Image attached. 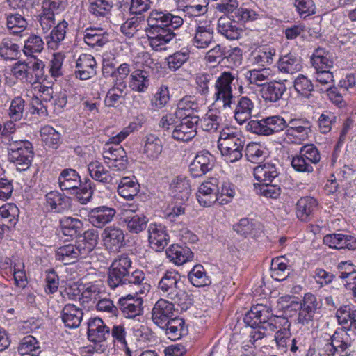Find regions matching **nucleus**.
Wrapping results in <instances>:
<instances>
[{"label":"nucleus","instance_id":"nucleus-1","mask_svg":"<svg viewBox=\"0 0 356 356\" xmlns=\"http://www.w3.org/2000/svg\"><path fill=\"white\" fill-rule=\"evenodd\" d=\"M130 127L124 128L120 133L109 138L103 147L102 156L107 166L115 171H122L128 165L125 150L118 146L131 132Z\"/></svg>","mask_w":356,"mask_h":356},{"label":"nucleus","instance_id":"nucleus-2","mask_svg":"<svg viewBox=\"0 0 356 356\" xmlns=\"http://www.w3.org/2000/svg\"><path fill=\"white\" fill-rule=\"evenodd\" d=\"M59 187L62 191H72L81 204L89 202L94 193L92 182L88 179L82 183L79 173L74 169L62 170L58 177Z\"/></svg>","mask_w":356,"mask_h":356},{"label":"nucleus","instance_id":"nucleus-3","mask_svg":"<svg viewBox=\"0 0 356 356\" xmlns=\"http://www.w3.org/2000/svg\"><path fill=\"white\" fill-rule=\"evenodd\" d=\"M179 275L175 270L166 271L158 283V291L164 299L169 300L186 309L191 305V299L188 293L179 286Z\"/></svg>","mask_w":356,"mask_h":356},{"label":"nucleus","instance_id":"nucleus-4","mask_svg":"<svg viewBox=\"0 0 356 356\" xmlns=\"http://www.w3.org/2000/svg\"><path fill=\"white\" fill-rule=\"evenodd\" d=\"M8 159L14 163L19 171L28 169L33 157L32 143L27 140H18L10 136L7 143Z\"/></svg>","mask_w":356,"mask_h":356},{"label":"nucleus","instance_id":"nucleus-5","mask_svg":"<svg viewBox=\"0 0 356 356\" xmlns=\"http://www.w3.org/2000/svg\"><path fill=\"white\" fill-rule=\"evenodd\" d=\"M244 144L239 134L226 128L220 132L218 147L227 162L234 163L242 158Z\"/></svg>","mask_w":356,"mask_h":356},{"label":"nucleus","instance_id":"nucleus-6","mask_svg":"<svg viewBox=\"0 0 356 356\" xmlns=\"http://www.w3.org/2000/svg\"><path fill=\"white\" fill-rule=\"evenodd\" d=\"M235 79V74L230 72H223L217 78L215 88V102L222 104L225 110L232 109L234 102L232 83Z\"/></svg>","mask_w":356,"mask_h":356},{"label":"nucleus","instance_id":"nucleus-7","mask_svg":"<svg viewBox=\"0 0 356 356\" xmlns=\"http://www.w3.org/2000/svg\"><path fill=\"white\" fill-rule=\"evenodd\" d=\"M235 79V74L230 72H223L217 78L215 88V102L222 104L225 110L232 109L234 102L232 83Z\"/></svg>","mask_w":356,"mask_h":356},{"label":"nucleus","instance_id":"nucleus-8","mask_svg":"<svg viewBox=\"0 0 356 356\" xmlns=\"http://www.w3.org/2000/svg\"><path fill=\"white\" fill-rule=\"evenodd\" d=\"M286 126L285 120L279 115H273L261 120H250L247 124V129L255 134L270 136L283 131Z\"/></svg>","mask_w":356,"mask_h":356},{"label":"nucleus","instance_id":"nucleus-9","mask_svg":"<svg viewBox=\"0 0 356 356\" xmlns=\"http://www.w3.org/2000/svg\"><path fill=\"white\" fill-rule=\"evenodd\" d=\"M184 24L183 18L171 13L152 10L147 18V26L144 29H177Z\"/></svg>","mask_w":356,"mask_h":356},{"label":"nucleus","instance_id":"nucleus-10","mask_svg":"<svg viewBox=\"0 0 356 356\" xmlns=\"http://www.w3.org/2000/svg\"><path fill=\"white\" fill-rule=\"evenodd\" d=\"M131 264V259L125 254L119 256L112 262L107 279L108 284L111 289H114L122 284V280L126 277L129 270L133 269Z\"/></svg>","mask_w":356,"mask_h":356},{"label":"nucleus","instance_id":"nucleus-11","mask_svg":"<svg viewBox=\"0 0 356 356\" xmlns=\"http://www.w3.org/2000/svg\"><path fill=\"white\" fill-rule=\"evenodd\" d=\"M137 205L124 206L122 219L127 230L132 234H138L145 229L148 220L143 215L135 214L138 211Z\"/></svg>","mask_w":356,"mask_h":356},{"label":"nucleus","instance_id":"nucleus-12","mask_svg":"<svg viewBox=\"0 0 356 356\" xmlns=\"http://www.w3.org/2000/svg\"><path fill=\"white\" fill-rule=\"evenodd\" d=\"M269 315V307L262 304H258L251 308V309L245 314L243 321L245 323L252 328H258L257 333L253 336L255 340L262 339L266 335L261 331V322L267 318Z\"/></svg>","mask_w":356,"mask_h":356},{"label":"nucleus","instance_id":"nucleus-13","mask_svg":"<svg viewBox=\"0 0 356 356\" xmlns=\"http://www.w3.org/2000/svg\"><path fill=\"white\" fill-rule=\"evenodd\" d=\"M175 305L172 301L160 298L152 310V319L159 327H165L166 322L175 318Z\"/></svg>","mask_w":356,"mask_h":356},{"label":"nucleus","instance_id":"nucleus-14","mask_svg":"<svg viewBox=\"0 0 356 356\" xmlns=\"http://www.w3.org/2000/svg\"><path fill=\"white\" fill-rule=\"evenodd\" d=\"M218 192V179L211 178L209 181L204 182L200 186L196 194L197 201L204 207H211L216 201L220 200Z\"/></svg>","mask_w":356,"mask_h":356},{"label":"nucleus","instance_id":"nucleus-15","mask_svg":"<svg viewBox=\"0 0 356 356\" xmlns=\"http://www.w3.org/2000/svg\"><path fill=\"white\" fill-rule=\"evenodd\" d=\"M149 46L155 51L164 49V46L169 43L176 33L172 29H144Z\"/></svg>","mask_w":356,"mask_h":356},{"label":"nucleus","instance_id":"nucleus-16","mask_svg":"<svg viewBox=\"0 0 356 356\" xmlns=\"http://www.w3.org/2000/svg\"><path fill=\"white\" fill-rule=\"evenodd\" d=\"M116 215V210L105 205L90 209L88 213L89 222L95 227L102 229L111 222Z\"/></svg>","mask_w":356,"mask_h":356},{"label":"nucleus","instance_id":"nucleus-17","mask_svg":"<svg viewBox=\"0 0 356 356\" xmlns=\"http://www.w3.org/2000/svg\"><path fill=\"white\" fill-rule=\"evenodd\" d=\"M215 158L209 152H200L189 165V171L193 177H200L213 169Z\"/></svg>","mask_w":356,"mask_h":356},{"label":"nucleus","instance_id":"nucleus-18","mask_svg":"<svg viewBox=\"0 0 356 356\" xmlns=\"http://www.w3.org/2000/svg\"><path fill=\"white\" fill-rule=\"evenodd\" d=\"M97 63L95 58L88 54L79 56L76 62L75 75L81 80H88L96 74Z\"/></svg>","mask_w":356,"mask_h":356},{"label":"nucleus","instance_id":"nucleus-19","mask_svg":"<svg viewBox=\"0 0 356 356\" xmlns=\"http://www.w3.org/2000/svg\"><path fill=\"white\" fill-rule=\"evenodd\" d=\"M143 303L141 298L127 295L118 300V308L127 318H133L143 314Z\"/></svg>","mask_w":356,"mask_h":356},{"label":"nucleus","instance_id":"nucleus-20","mask_svg":"<svg viewBox=\"0 0 356 356\" xmlns=\"http://www.w3.org/2000/svg\"><path fill=\"white\" fill-rule=\"evenodd\" d=\"M198 125L195 118L191 120H179L178 124L171 131L172 137L179 141L186 142L193 138L196 134V129Z\"/></svg>","mask_w":356,"mask_h":356},{"label":"nucleus","instance_id":"nucleus-21","mask_svg":"<svg viewBox=\"0 0 356 356\" xmlns=\"http://www.w3.org/2000/svg\"><path fill=\"white\" fill-rule=\"evenodd\" d=\"M87 255L83 252L79 243L76 245L67 244L58 248L56 252V258L64 265L75 263L79 259L86 258Z\"/></svg>","mask_w":356,"mask_h":356},{"label":"nucleus","instance_id":"nucleus-22","mask_svg":"<svg viewBox=\"0 0 356 356\" xmlns=\"http://www.w3.org/2000/svg\"><path fill=\"white\" fill-rule=\"evenodd\" d=\"M88 337L90 341L100 343L110 337V327L100 318H90L88 322Z\"/></svg>","mask_w":356,"mask_h":356},{"label":"nucleus","instance_id":"nucleus-23","mask_svg":"<svg viewBox=\"0 0 356 356\" xmlns=\"http://www.w3.org/2000/svg\"><path fill=\"white\" fill-rule=\"evenodd\" d=\"M102 237L106 248L111 251L120 249L124 241L123 230L114 225L106 227L102 234Z\"/></svg>","mask_w":356,"mask_h":356},{"label":"nucleus","instance_id":"nucleus-24","mask_svg":"<svg viewBox=\"0 0 356 356\" xmlns=\"http://www.w3.org/2000/svg\"><path fill=\"white\" fill-rule=\"evenodd\" d=\"M200 110L199 104L191 96H186L180 99L177 104L175 111V116L179 120H191L195 118L197 122H199V117L195 113Z\"/></svg>","mask_w":356,"mask_h":356},{"label":"nucleus","instance_id":"nucleus-25","mask_svg":"<svg viewBox=\"0 0 356 356\" xmlns=\"http://www.w3.org/2000/svg\"><path fill=\"white\" fill-rule=\"evenodd\" d=\"M323 243L335 249L356 250V238L350 234L334 233L323 237Z\"/></svg>","mask_w":356,"mask_h":356},{"label":"nucleus","instance_id":"nucleus-26","mask_svg":"<svg viewBox=\"0 0 356 356\" xmlns=\"http://www.w3.org/2000/svg\"><path fill=\"white\" fill-rule=\"evenodd\" d=\"M213 42V28L210 23L197 24L195 30L193 44L198 49H206Z\"/></svg>","mask_w":356,"mask_h":356},{"label":"nucleus","instance_id":"nucleus-27","mask_svg":"<svg viewBox=\"0 0 356 356\" xmlns=\"http://www.w3.org/2000/svg\"><path fill=\"white\" fill-rule=\"evenodd\" d=\"M149 242L156 251L163 250L168 245L169 236L165 227L161 224H150L148 227Z\"/></svg>","mask_w":356,"mask_h":356},{"label":"nucleus","instance_id":"nucleus-28","mask_svg":"<svg viewBox=\"0 0 356 356\" xmlns=\"http://www.w3.org/2000/svg\"><path fill=\"white\" fill-rule=\"evenodd\" d=\"M254 104L249 97L243 96L237 99L234 110V117L239 124L248 121L252 114Z\"/></svg>","mask_w":356,"mask_h":356},{"label":"nucleus","instance_id":"nucleus-29","mask_svg":"<svg viewBox=\"0 0 356 356\" xmlns=\"http://www.w3.org/2000/svg\"><path fill=\"white\" fill-rule=\"evenodd\" d=\"M167 257L175 264L181 266L193 258V253L187 246L171 245L165 251Z\"/></svg>","mask_w":356,"mask_h":356},{"label":"nucleus","instance_id":"nucleus-30","mask_svg":"<svg viewBox=\"0 0 356 356\" xmlns=\"http://www.w3.org/2000/svg\"><path fill=\"white\" fill-rule=\"evenodd\" d=\"M170 186L173 191L174 198L177 203L178 201L184 202L188 200L191 195V186L186 176L176 177L172 180Z\"/></svg>","mask_w":356,"mask_h":356},{"label":"nucleus","instance_id":"nucleus-31","mask_svg":"<svg viewBox=\"0 0 356 356\" xmlns=\"http://www.w3.org/2000/svg\"><path fill=\"white\" fill-rule=\"evenodd\" d=\"M276 165L272 163H265L254 168V178L263 184H271L278 176Z\"/></svg>","mask_w":356,"mask_h":356},{"label":"nucleus","instance_id":"nucleus-32","mask_svg":"<svg viewBox=\"0 0 356 356\" xmlns=\"http://www.w3.org/2000/svg\"><path fill=\"white\" fill-rule=\"evenodd\" d=\"M150 76L148 71L137 69L131 72L129 88L135 92H144L149 86Z\"/></svg>","mask_w":356,"mask_h":356},{"label":"nucleus","instance_id":"nucleus-33","mask_svg":"<svg viewBox=\"0 0 356 356\" xmlns=\"http://www.w3.org/2000/svg\"><path fill=\"white\" fill-rule=\"evenodd\" d=\"M70 198L58 191H51L46 195V206L56 213H63L70 207Z\"/></svg>","mask_w":356,"mask_h":356},{"label":"nucleus","instance_id":"nucleus-34","mask_svg":"<svg viewBox=\"0 0 356 356\" xmlns=\"http://www.w3.org/2000/svg\"><path fill=\"white\" fill-rule=\"evenodd\" d=\"M83 315L80 308L73 304H67L62 311V321L66 327L76 328L79 326Z\"/></svg>","mask_w":356,"mask_h":356},{"label":"nucleus","instance_id":"nucleus-35","mask_svg":"<svg viewBox=\"0 0 356 356\" xmlns=\"http://www.w3.org/2000/svg\"><path fill=\"white\" fill-rule=\"evenodd\" d=\"M312 145L301 147L300 155L293 157L292 167L298 172H310L312 168Z\"/></svg>","mask_w":356,"mask_h":356},{"label":"nucleus","instance_id":"nucleus-36","mask_svg":"<svg viewBox=\"0 0 356 356\" xmlns=\"http://www.w3.org/2000/svg\"><path fill=\"white\" fill-rule=\"evenodd\" d=\"M19 210L12 203H7L0 207V223L3 227H13L18 222Z\"/></svg>","mask_w":356,"mask_h":356},{"label":"nucleus","instance_id":"nucleus-37","mask_svg":"<svg viewBox=\"0 0 356 356\" xmlns=\"http://www.w3.org/2000/svg\"><path fill=\"white\" fill-rule=\"evenodd\" d=\"M163 150L161 140L154 134H148L144 140L143 153L146 157L154 161L157 159Z\"/></svg>","mask_w":356,"mask_h":356},{"label":"nucleus","instance_id":"nucleus-38","mask_svg":"<svg viewBox=\"0 0 356 356\" xmlns=\"http://www.w3.org/2000/svg\"><path fill=\"white\" fill-rule=\"evenodd\" d=\"M285 90L286 87L282 83L270 82L263 86L260 92L266 102H276L281 99Z\"/></svg>","mask_w":356,"mask_h":356},{"label":"nucleus","instance_id":"nucleus-39","mask_svg":"<svg viewBox=\"0 0 356 356\" xmlns=\"http://www.w3.org/2000/svg\"><path fill=\"white\" fill-rule=\"evenodd\" d=\"M218 30L229 40H236L239 38L241 29L227 16L220 17L218 21Z\"/></svg>","mask_w":356,"mask_h":356},{"label":"nucleus","instance_id":"nucleus-40","mask_svg":"<svg viewBox=\"0 0 356 356\" xmlns=\"http://www.w3.org/2000/svg\"><path fill=\"white\" fill-rule=\"evenodd\" d=\"M5 16L6 28L10 34L19 35L26 29L28 26L27 20L21 14L7 13Z\"/></svg>","mask_w":356,"mask_h":356},{"label":"nucleus","instance_id":"nucleus-41","mask_svg":"<svg viewBox=\"0 0 356 356\" xmlns=\"http://www.w3.org/2000/svg\"><path fill=\"white\" fill-rule=\"evenodd\" d=\"M68 23L65 20L59 22L46 37L47 45L51 49H58L62 41L64 40Z\"/></svg>","mask_w":356,"mask_h":356},{"label":"nucleus","instance_id":"nucleus-42","mask_svg":"<svg viewBox=\"0 0 356 356\" xmlns=\"http://www.w3.org/2000/svg\"><path fill=\"white\" fill-rule=\"evenodd\" d=\"M84 42L92 47H102L108 42V34L99 29H86L83 35Z\"/></svg>","mask_w":356,"mask_h":356},{"label":"nucleus","instance_id":"nucleus-43","mask_svg":"<svg viewBox=\"0 0 356 356\" xmlns=\"http://www.w3.org/2000/svg\"><path fill=\"white\" fill-rule=\"evenodd\" d=\"M135 285L140 286L139 290L140 293H144L145 291H149L150 285L147 284V279L144 272L141 270H129L126 277L122 280V285Z\"/></svg>","mask_w":356,"mask_h":356},{"label":"nucleus","instance_id":"nucleus-44","mask_svg":"<svg viewBox=\"0 0 356 356\" xmlns=\"http://www.w3.org/2000/svg\"><path fill=\"white\" fill-rule=\"evenodd\" d=\"M88 170L90 177L95 181L104 184H109L113 181V177L110 172L97 161L90 162L88 165Z\"/></svg>","mask_w":356,"mask_h":356},{"label":"nucleus","instance_id":"nucleus-45","mask_svg":"<svg viewBox=\"0 0 356 356\" xmlns=\"http://www.w3.org/2000/svg\"><path fill=\"white\" fill-rule=\"evenodd\" d=\"M139 184L133 178L123 177L118 187V194L127 200H132L139 192Z\"/></svg>","mask_w":356,"mask_h":356},{"label":"nucleus","instance_id":"nucleus-46","mask_svg":"<svg viewBox=\"0 0 356 356\" xmlns=\"http://www.w3.org/2000/svg\"><path fill=\"white\" fill-rule=\"evenodd\" d=\"M159 327L165 330V334L171 340L179 339L186 332L184 321L178 317H175L170 321H167L165 327Z\"/></svg>","mask_w":356,"mask_h":356},{"label":"nucleus","instance_id":"nucleus-47","mask_svg":"<svg viewBox=\"0 0 356 356\" xmlns=\"http://www.w3.org/2000/svg\"><path fill=\"white\" fill-rule=\"evenodd\" d=\"M191 283L196 287L209 286L211 283L210 277L207 275L204 268L200 265H195L188 274Z\"/></svg>","mask_w":356,"mask_h":356},{"label":"nucleus","instance_id":"nucleus-48","mask_svg":"<svg viewBox=\"0 0 356 356\" xmlns=\"http://www.w3.org/2000/svg\"><path fill=\"white\" fill-rule=\"evenodd\" d=\"M311 349L312 343L309 332H307V336L302 333L298 334V336L291 341L290 350L293 353L298 351L302 356H309Z\"/></svg>","mask_w":356,"mask_h":356},{"label":"nucleus","instance_id":"nucleus-49","mask_svg":"<svg viewBox=\"0 0 356 356\" xmlns=\"http://www.w3.org/2000/svg\"><path fill=\"white\" fill-rule=\"evenodd\" d=\"M261 323V331L266 334V332H275L282 328V327L288 326L289 321L286 318L281 316H273L271 313V309L269 307V315Z\"/></svg>","mask_w":356,"mask_h":356},{"label":"nucleus","instance_id":"nucleus-50","mask_svg":"<svg viewBox=\"0 0 356 356\" xmlns=\"http://www.w3.org/2000/svg\"><path fill=\"white\" fill-rule=\"evenodd\" d=\"M40 136L42 142L48 147L57 149L60 143V134L51 126H44L41 128Z\"/></svg>","mask_w":356,"mask_h":356},{"label":"nucleus","instance_id":"nucleus-51","mask_svg":"<svg viewBox=\"0 0 356 356\" xmlns=\"http://www.w3.org/2000/svg\"><path fill=\"white\" fill-rule=\"evenodd\" d=\"M145 20L141 17H133L124 22L120 27L122 33L128 38L134 36L136 33L143 29Z\"/></svg>","mask_w":356,"mask_h":356},{"label":"nucleus","instance_id":"nucleus-52","mask_svg":"<svg viewBox=\"0 0 356 356\" xmlns=\"http://www.w3.org/2000/svg\"><path fill=\"white\" fill-rule=\"evenodd\" d=\"M60 225L63 234L70 236L80 234L83 227V223L79 219L72 217L62 218Z\"/></svg>","mask_w":356,"mask_h":356},{"label":"nucleus","instance_id":"nucleus-53","mask_svg":"<svg viewBox=\"0 0 356 356\" xmlns=\"http://www.w3.org/2000/svg\"><path fill=\"white\" fill-rule=\"evenodd\" d=\"M284 257H277L273 259L271 265V277L277 281H283L289 275V269L287 264L284 262Z\"/></svg>","mask_w":356,"mask_h":356},{"label":"nucleus","instance_id":"nucleus-54","mask_svg":"<svg viewBox=\"0 0 356 356\" xmlns=\"http://www.w3.org/2000/svg\"><path fill=\"white\" fill-rule=\"evenodd\" d=\"M266 148L258 143H249L245 148V156L252 163H259L267 156Z\"/></svg>","mask_w":356,"mask_h":356},{"label":"nucleus","instance_id":"nucleus-55","mask_svg":"<svg viewBox=\"0 0 356 356\" xmlns=\"http://www.w3.org/2000/svg\"><path fill=\"white\" fill-rule=\"evenodd\" d=\"M44 46V42L41 37L32 34L25 41L24 53L26 56H33L35 53H40Z\"/></svg>","mask_w":356,"mask_h":356},{"label":"nucleus","instance_id":"nucleus-56","mask_svg":"<svg viewBox=\"0 0 356 356\" xmlns=\"http://www.w3.org/2000/svg\"><path fill=\"white\" fill-rule=\"evenodd\" d=\"M325 67L321 69H316V82L315 85L313 84V90L315 89L320 92H324L325 87L330 86L333 81L332 74Z\"/></svg>","mask_w":356,"mask_h":356},{"label":"nucleus","instance_id":"nucleus-57","mask_svg":"<svg viewBox=\"0 0 356 356\" xmlns=\"http://www.w3.org/2000/svg\"><path fill=\"white\" fill-rule=\"evenodd\" d=\"M98 239V232L96 229H90L83 233V239L78 243L82 248L83 252L88 256L97 245Z\"/></svg>","mask_w":356,"mask_h":356},{"label":"nucleus","instance_id":"nucleus-58","mask_svg":"<svg viewBox=\"0 0 356 356\" xmlns=\"http://www.w3.org/2000/svg\"><path fill=\"white\" fill-rule=\"evenodd\" d=\"M270 75L268 69L262 68L261 70H252L248 71L245 74V79L249 81V83L257 85L263 88L265 83Z\"/></svg>","mask_w":356,"mask_h":356},{"label":"nucleus","instance_id":"nucleus-59","mask_svg":"<svg viewBox=\"0 0 356 356\" xmlns=\"http://www.w3.org/2000/svg\"><path fill=\"white\" fill-rule=\"evenodd\" d=\"M25 115V101L21 97L14 98L10 103L8 115L13 121H19Z\"/></svg>","mask_w":356,"mask_h":356},{"label":"nucleus","instance_id":"nucleus-60","mask_svg":"<svg viewBox=\"0 0 356 356\" xmlns=\"http://www.w3.org/2000/svg\"><path fill=\"white\" fill-rule=\"evenodd\" d=\"M188 58L189 51L188 49H186L176 51L166 59L168 68L170 70L175 71L179 69Z\"/></svg>","mask_w":356,"mask_h":356},{"label":"nucleus","instance_id":"nucleus-61","mask_svg":"<svg viewBox=\"0 0 356 356\" xmlns=\"http://www.w3.org/2000/svg\"><path fill=\"white\" fill-rule=\"evenodd\" d=\"M298 60L291 54L281 56L278 63L279 70L289 74H293L298 71Z\"/></svg>","mask_w":356,"mask_h":356},{"label":"nucleus","instance_id":"nucleus-62","mask_svg":"<svg viewBox=\"0 0 356 356\" xmlns=\"http://www.w3.org/2000/svg\"><path fill=\"white\" fill-rule=\"evenodd\" d=\"M18 44L13 43L10 38H4L0 44V56L4 59H15L19 54Z\"/></svg>","mask_w":356,"mask_h":356},{"label":"nucleus","instance_id":"nucleus-63","mask_svg":"<svg viewBox=\"0 0 356 356\" xmlns=\"http://www.w3.org/2000/svg\"><path fill=\"white\" fill-rule=\"evenodd\" d=\"M186 5L183 12L189 16H199L207 11L206 0H185Z\"/></svg>","mask_w":356,"mask_h":356},{"label":"nucleus","instance_id":"nucleus-64","mask_svg":"<svg viewBox=\"0 0 356 356\" xmlns=\"http://www.w3.org/2000/svg\"><path fill=\"white\" fill-rule=\"evenodd\" d=\"M311 132L310 126H301L296 127L295 129H287L285 131L286 138L285 140L289 143H300Z\"/></svg>","mask_w":356,"mask_h":356}]
</instances>
